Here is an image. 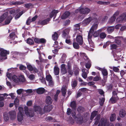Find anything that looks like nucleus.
Masks as SVG:
<instances>
[{"instance_id":"a18cd8bd","label":"nucleus","mask_w":126,"mask_h":126,"mask_svg":"<svg viewBox=\"0 0 126 126\" xmlns=\"http://www.w3.org/2000/svg\"><path fill=\"white\" fill-rule=\"evenodd\" d=\"M116 19V17L115 16H113L110 19L109 22L110 23H112L115 21Z\"/></svg>"},{"instance_id":"473e14b6","label":"nucleus","mask_w":126,"mask_h":126,"mask_svg":"<svg viewBox=\"0 0 126 126\" xmlns=\"http://www.w3.org/2000/svg\"><path fill=\"white\" fill-rule=\"evenodd\" d=\"M92 32V31L90 30L88 35V39L89 43L90 42V41L91 40L92 36L93 35V34L94 33V32Z\"/></svg>"},{"instance_id":"72a5a7b5","label":"nucleus","mask_w":126,"mask_h":126,"mask_svg":"<svg viewBox=\"0 0 126 126\" xmlns=\"http://www.w3.org/2000/svg\"><path fill=\"white\" fill-rule=\"evenodd\" d=\"M91 66V61L90 60H88V62H86L85 64L86 67L88 69H89Z\"/></svg>"},{"instance_id":"7ed1b4c3","label":"nucleus","mask_w":126,"mask_h":126,"mask_svg":"<svg viewBox=\"0 0 126 126\" xmlns=\"http://www.w3.org/2000/svg\"><path fill=\"white\" fill-rule=\"evenodd\" d=\"M0 51H1L0 55V61L2 60V57L6 56L7 54H9V51H7L6 50L1 48H0Z\"/></svg>"},{"instance_id":"f257e3e1","label":"nucleus","mask_w":126,"mask_h":126,"mask_svg":"<svg viewBox=\"0 0 126 126\" xmlns=\"http://www.w3.org/2000/svg\"><path fill=\"white\" fill-rule=\"evenodd\" d=\"M108 119L106 118H102L101 119L98 126H114L112 124H109Z\"/></svg>"},{"instance_id":"dca6fc26","label":"nucleus","mask_w":126,"mask_h":126,"mask_svg":"<svg viewBox=\"0 0 126 126\" xmlns=\"http://www.w3.org/2000/svg\"><path fill=\"white\" fill-rule=\"evenodd\" d=\"M70 13L68 11H66L61 16L62 19H65L67 17L70 15Z\"/></svg>"},{"instance_id":"c756f323","label":"nucleus","mask_w":126,"mask_h":126,"mask_svg":"<svg viewBox=\"0 0 126 126\" xmlns=\"http://www.w3.org/2000/svg\"><path fill=\"white\" fill-rule=\"evenodd\" d=\"M26 42L30 45H33L34 44L33 40L31 38H29L27 39Z\"/></svg>"},{"instance_id":"4d7b16f0","label":"nucleus","mask_w":126,"mask_h":126,"mask_svg":"<svg viewBox=\"0 0 126 126\" xmlns=\"http://www.w3.org/2000/svg\"><path fill=\"white\" fill-rule=\"evenodd\" d=\"M24 111L25 114L26 115H27L28 114V112H29L28 111V107L27 106H25L24 107Z\"/></svg>"},{"instance_id":"c85d7f7f","label":"nucleus","mask_w":126,"mask_h":126,"mask_svg":"<svg viewBox=\"0 0 126 126\" xmlns=\"http://www.w3.org/2000/svg\"><path fill=\"white\" fill-rule=\"evenodd\" d=\"M116 118V114L115 113L112 114L110 118V121L111 122L114 121Z\"/></svg>"},{"instance_id":"6ab92c4d","label":"nucleus","mask_w":126,"mask_h":126,"mask_svg":"<svg viewBox=\"0 0 126 126\" xmlns=\"http://www.w3.org/2000/svg\"><path fill=\"white\" fill-rule=\"evenodd\" d=\"M45 91V89L43 88H38L36 91L38 94H43Z\"/></svg>"},{"instance_id":"412c9836","label":"nucleus","mask_w":126,"mask_h":126,"mask_svg":"<svg viewBox=\"0 0 126 126\" xmlns=\"http://www.w3.org/2000/svg\"><path fill=\"white\" fill-rule=\"evenodd\" d=\"M98 27V24L94 23L92 26L90 30L92 31V32H94V31L97 30Z\"/></svg>"},{"instance_id":"cd10ccee","label":"nucleus","mask_w":126,"mask_h":126,"mask_svg":"<svg viewBox=\"0 0 126 126\" xmlns=\"http://www.w3.org/2000/svg\"><path fill=\"white\" fill-rule=\"evenodd\" d=\"M114 26H110L108 27L107 29L108 32L110 33L113 32L114 30Z\"/></svg>"},{"instance_id":"09e8293b","label":"nucleus","mask_w":126,"mask_h":126,"mask_svg":"<svg viewBox=\"0 0 126 126\" xmlns=\"http://www.w3.org/2000/svg\"><path fill=\"white\" fill-rule=\"evenodd\" d=\"M16 36L14 32H12L10 34L9 36L11 39H13L15 38Z\"/></svg>"},{"instance_id":"f03ea898","label":"nucleus","mask_w":126,"mask_h":126,"mask_svg":"<svg viewBox=\"0 0 126 126\" xmlns=\"http://www.w3.org/2000/svg\"><path fill=\"white\" fill-rule=\"evenodd\" d=\"M70 30L69 29L66 28L62 32V36L64 39H68L70 38L69 35Z\"/></svg>"},{"instance_id":"603ef678","label":"nucleus","mask_w":126,"mask_h":126,"mask_svg":"<svg viewBox=\"0 0 126 126\" xmlns=\"http://www.w3.org/2000/svg\"><path fill=\"white\" fill-rule=\"evenodd\" d=\"M110 47L111 49H116L117 48V46L115 44H112L111 45Z\"/></svg>"},{"instance_id":"a878e982","label":"nucleus","mask_w":126,"mask_h":126,"mask_svg":"<svg viewBox=\"0 0 126 126\" xmlns=\"http://www.w3.org/2000/svg\"><path fill=\"white\" fill-rule=\"evenodd\" d=\"M61 91L62 95L65 96L67 92V89L65 86L62 87Z\"/></svg>"},{"instance_id":"0eeeda50","label":"nucleus","mask_w":126,"mask_h":126,"mask_svg":"<svg viewBox=\"0 0 126 126\" xmlns=\"http://www.w3.org/2000/svg\"><path fill=\"white\" fill-rule=\"evenodd\" d=\"M92 20V17L90 16L84 19L82 22V24L84 26H86L90 23Z\"/></svg>"},{"instance_id":"9d476101","label":"nucleus","mask_w":126,"mask_h":126,"mask_svg":"<svg viewBox=\"0 0 126 126\" xmlns=\"http://www.w3.org/2000/svg\"><path fill=\"white\" fill-rule=\"evenodd\" d=\"M82 77L84 79H86L87 77V74L89 72V70L86 69H82Z\"/></svg>"},{"instance_id":"e2e57ef3","label":"nucleus","mask_w":126,"mask_h":126,"mask_svg":"<svg viewBox=\"0 0 126 126\" xmlns=\"http://www.w3.org/2000/svg\"><path fill=\"white\" fill-rule=\"evenodd\" d=\"M31 18L29 17L27 20L26 22V24L27 25H30V23L31 22Z\"/></svg>"},{"instance_id":"58836bf2","label":"nucleus","mask_w":126,"mask_h":126,"mask_svg":"<svg viewBox=\"0 0 126 126\" xmlns=\"http://www.w3.org/2000/svg\"><path fill=\"white\" fill-rule=\"evenodd\" d=\"M54 73L56 75H57L59 74V69L57 66H55L54 68Z\"/></svg>"},{"instance_id":"6e6552de","label":"nucleus","mask_w":126,"mask_h":126,"mask_svg":"<svg viewBox=\"0 0 126 126\" xmlns=\"http://www.w3.org/2000/svg\"><path fill=\"white\" fill-rule=\"evenodd\" d=\"M126 16V13H124L116 19V21L119 22H121L123 20L125 19Z\"/></svg>"},{"instance_id":"2eb2a0df","label":"nucleus","mask_w":126,"mask_h":126,"mask_svg":"<svg viewBox=\"0 0 126 126\" xmlns=\"http://www.w3.org/2000/svg\"><path fill=\"white\" fill-rule=\"evenodd\" d=\"M8 15V12L4 13L0 17V23L2 22L4 19Z\"/></svg>"},{"instance_id":"13d9d810","label":"nucleus","mask_w":126,"mask_h":126,"mask_svg":"<svg viewBox=\"0 0 126 126\" xmlns=\"http://www.w3.org/2000/svg\"><path fill=\"white\" fill-rule=\"evenodd\" d=\"M72 110L70 109L69 108H68L67 110V111L66 112L67 114L68 115H69L71 113H72Z\"/></svg>"},{"instance_id":"bb28decb","label":"nucleus","mask_w":126,"mask_h":126,"mask_svg":"<svg viewBox=\"0 0 126 126\" xmlns=\"http://www.w3.org/2000/svg\"><path fill=\"white\" fill-rule=\"evenodd\" d=\"M126 114V112L125 110L122 109L120 110L119 112V115L121 117H124Z\"/></svg>"},{"instance_id":"c03bdc74","label":"nucleus","mask_w":126,"mask_h":126,"mask_svg":"<svg viewBox=\"0 0 126 126\" xmlns=\"http://www.w3.org/2000/svg\"><path fill=\"white\" fill-rule=\"evenodd\" d=\"M105 100V99L104 97L103 98L100 99V100L99 101V103L100 105L101 106H102L103 105Z\"/></svg>"},{"instance_id":"052dcab7","label":"nucleus","mask_w":126,"mask_h":126,"mask_svg":"<svg viewBox=\"0 0 126 126\" xmlns=\"http://www.w3.org/2000/svg\"><path fill=\"white\" fill-rule=\"evenodd\" d=\"M38 52L39 54V59L40 60V61L41 62H43L44 61V59L41 57L40 52H39L38 51Z\"/></svg>"},{"instance_id":"f704fd0d","label":"nucleus","mask_w":126,"mask_h":126,"mask_svg":"<svg viewBox=\"0 0 126 126\" xmlns=\"http://www.w3.org/2000/svg\"><path fill=\"white\" fill-rule=\"evenodd\" d=\"M52 39L54 41L56 40L58 38V34L56 32H54V34L52 35Z\"/></svg>"},{"instance_id":"393cba45","label":"nucleus","mask_w":126,"mask_h":126,"mask_svg":"<svg viewBox=\"0 0 126 126\" xmlns=\"http://www.w3.org/2000/svg\"><path fill=\"white\" fill-rule=\"evenodd\" d=\"M52 100L50 96H47L46 102L47 104L50 105L52 103Z\"/></svg>"},{"instance_id":"f3484780","label":"nucleus","mask_w":126,"mask_h":126,"mask_svg":"<svg viewBox=\"0 0 126 126\" xmlns=\"http://www.w3.org/2000/svg\"><path fill=\"white\" fill-rule=\"evenodd\" d=\"M100 119V116L97 115L94 119V125H97L98 123H99Z\"/></svg>"},{"instance_id":"338daca9","label":"nucleus","mask_w":126,"mask_h":126,"mask_svg":"<svg viewBox=\"0 0 126 126\" xmlns=\"http://www.w3.org/2000/svg\"><path fill=\"white\" fill-rule=\"evenodd\" d=\"M79 90L81 92H84L87 91L88 89L85 88H82L80 89Z\"/></svg>"},{"instance_id":"bf43d9fd","label":"nucleus","mask_w":126,"mask_h":126,"mask_svg":"<svg viewBox=\"0 0 126 126\" xmlns=\"http://www.w3.org/2000/svg\"><path fill=\"white\" fill-rule=\"evenodd\" d=\"M66 39L65 41V42L67 44L71 45L72 44V42L70 40L67 39Z\"/></svg>"},{"instance_id":"aec40b11","label":"nucleus","mask_w":126,"mask_h":126,"mask_svg":"<svg viewBox=\"0 0 126 126\" xmlns=\"http://www.w3.org/2000/svg\"><path fill=\"white\" fill-rule=\"evenodd\" d=\"M98 113L97 111L94 110L92 112L91 115L90 120H93L94 118L97 115Z\"/></svg>"},{"instance_id":"69168bd1","label":"nucleus","mask_w":126,"mask_h":126,"mask_svg":"<svg viewBox=\"0 0 126 126\" xmlns=\"http://www.w3.org/2000/svg\"><path fill=\"white\" fill-rule=\"evenodd\" d=\"M58 13V12L57 10H54L52 11L51 13L54 16L56 15Z\"/></svg>"},{"instance_id":"9b49d317","label":"nucleus","mask_w":126,"mask_h":126,"mask_svg":"<svg viewBox=\"0 0 126 126\" xmlns=\"http://www.w3.org/2000/svg\"><path fill=\"white\" fill-rule=\"evenodd\" d=\"M34 110L35 112L38 111L41 114H44L41 107L37 105H34L33 107Z\"/></svg>"},{"instance_id":"39448f33","label":"nucleus","mask_w":126,"mask_h":126,"mask_svg":"<svg viewBox=\"0 0 126 126\" xmlns=\"http://www.w3.org/2000/svg\"><path fill=\"white\" fill-rule=\"evenodd\" d=\"M52 108V106L51 105H46L44 108L43 112H44V113L45 112H49Z\"/></svg>"},{"instance_id":"5fc2aeb1","label":"nucleus","mask_w":126,"mask_h":126,"mask_svg":"<svg viewBox=\"0 0 126 126\" xmlns=\"http://www.w3.org/2000/svg\"><path fill=\"white\" fill-rule=\"evenodd\" d=\"M18 110L19 111L18 114L19 113L20 114H23V108L22 107H19L18 108Z\"/></svg>"},{"instance_id":"6e6d98bb","label":"nucleus","mask_w":126,"mask_h":126,"mask_svg":"<svg viewBox=\"0 0 126 126\" xmlns=\"http://www.w3.org/2000/svg\"><path fill=\"white\" fill-rule=\"evenodd\" d=\"M101 79V77L96 76L94 78L93 80L94 81H97Z\"/></svg>"},{"instance_id":"5701e85b","label":"nucleus","mask_w":126,"mask_h":126,"mask_svg":"<svg viewBox=\"0 0 126 126\" xmlns=\"http://www.w3.org/2000/svg\"><path fill=\"white\" fill-rule=\"evenodd\" d=\"M12 17L11 16H9L7 18L5 21V25L8 24L10 22L11 20L12 19Z\"/></svg>"},{"instance_id":"4468645a","label":"nucleus","mask_w":126,"mask_h":126,"mask_svg":"<svg viewBox=\"0 0 126 126\" xmlns=\"http://www.w3.org/2000/svg\"><path fill=\"white\" fill-rule=\"evenodd\" d=\"M49 20V18H47L42 21L40 20L38 22V23L40 25H44L47 24Z\"/></svg>"},{"instance_id":"e433bc0d","label":"nucleus","mask_w":126,"mask_h":126,"mask_svg":"<svg viewBox=\"0 0 126 126\" xmlns=\"http://www.w3.org/2000/svg\"><path fill=\"white\" fill-rule=\"evenodd\" d=\"M79 44L76 42H73V45L74 48L76 49H79Z\"/></svg>"},{"instance_id":"8fccbe9b","label":"nucleus","mask_w":126,"mask_h":126,"mask_svg":"<svg viewBox=\"0 0 126 126\" xmlns=\"http://www.w3.org/2000/svg\"><path fill=\"white\" fill-rule=\"evenodd\" d=\"M112 96H116V98L117 99H119V98L117 96V93L115 91H113L112 92Z\"/></svg>"},{"instance_id":"4c0bfd02","label":"nucleus","mask_w":126,"mask_h":126,"mask_svg":"<svg viewBox=\"0 0 126 126\" xmlns=\"http://www.w3.org/2000/svg\"><path fill=\"white\" fill-rule=\"evenodd\" d=\"M12 79L15 82L18 83L19 82V79L15 75H14L12 77Z\"/></svg>"},{"instance_id":"a19ab883","label":"nucleus","mask_w":126,"mask_h":126,"mask_svg":"<svg viewBox=\"0 0 126 126\" xmlns=\"http://www.w3.org/2000/svg\"><path fill=\"white\" fill-rule=\"evenodd\" d=\"M4 119L5 121H7L9 119L8 116L6 113H4L3 114Z\"/></svg>"},{"instance_id":"4be33fe9","label":"nucleus","mask_w":126,"mask_h":126,"mask_svg":"<svg viewBox=\"0 0 126 126\" xmlns=\"http://www.w3.org/2000/svg\"><path fill=\"white\" fill-rule=\"evenodd\" d=\"M71 86L73 89L76 88L78 85L77 81L76 80H74L71 82Z\"/></svg>"},{"instance_id":"79ce46f5","label":"nucleus","mask_w":126,"mask_h":126,"mask_svg":"<svg viewBox=\"0 0 126 126\" xmlns=\"http://www.w3.org/2000/svg\"><path fill=\"white\" fill-rule=\"evenodd\" d=\"M19 82H24L25 81V79L23 75H21L19 76Z\"/></svg>"},{"instance_id":"1a4fd4ad","label":"nucleus","mask_w":126,"mask_h":126,"mask_svg":"<svg viewBox=\"0 0 126 126\" xmlns=\"http://www.w3.org/2000/svg\"><path fill=\"white\" fill-rule=\"evenodd\" d=\"M90 11V9L88 8H86L84 9L81 8L79 10L80 13L83 14H88Z\"/></svg>"},{"instance_id":"2f4dec72","label":"nucleus","mask_w":126,"mask_h":126,"mask_svg":"<svg viewBox=\"0 0 126 126\" xmlns=\"http://www.w3.org/2000/svg\"><path fill=\"white\" fill-rule=\"evenodd\" d=\"M102 30L101 29L95 32L93 34V36L94 37H98L100 33L101 32Z\"/></svg>"},{"instance_id":"49530a36","label":"nucleus","mask_w":126,"mask_h":126,"mask_svg":"<svg viewBox=\"0 0 126 126\" xmlns=\"http://www.w3.org/2000/svg\"><path fill=\"white\" fill-rule=\"evenodd\" d=\"M106 34L104 32H102L100 34V38L104 39L106 37Z\"/></svg>"},{"instance_id":"ea45409f","label":"nucleus","mask_w":126,"mask_h":126,"mask_svg":"<svg viewBox=\"0 0 126 126\" xmlns=\"http://www.w3.org/2000/svg\"><path fill=\"white\" fill-rule=\"evenodd\" d=\"M118 99L116 98V96H112L110 99L111 103L112 104L115 103Z\"/></svg>"},{"instance_id":"774afa93","label":"nucleus","mask_w":126,"mask_h":126,"mask_svg":"<svg viewBox=\"0 0 126 126\" xmlns=\"http://www.w3.org/2000/svg\"><path fill=\"white\" fill-rule=\"evenodd\" d=\"M15 94L11 93L9 94V95H10L11 97V98L12 99H14L16 97V96L15 95Z\"/></svg>"},{"instance_id":"b1692460","label":"nucleus","mask_w":126,"mask_h":126,"mask_svg":"<svg viewBox=\"0 0 126 126\" xmlns=\"http://www.w3.org/2000/svg\"><path fill=\"white\" fill-rule=\"evenodd\" d=\"M77 110L78 112L82 113L85 111V109L82 106H80L77 108Z\"/></svg>"},{"instance_id":"37998d69","label":"nucleus","mask_w":126,"mask_h":126,"mask_svg":"<svg viewBox=\"0 0 126 126\" xmlns=\"http://www.w3.org/2000/svg\"><path fill=\"white\" fill-rule=\"evenodd\" d=\"M39 44H45L46 42V40L44 38H42L41 39L39 38Z\"/></svg>"},{"instance_id":"7c9ffc66","label":"nucleus","mask_w":126,"mask_h":126,"mask_svg":"<svg viewBox=\"0 0 126 126\" xmlns=\"http://www.w3.org/2000/svg\"><path fill=\"white\" fill-rule=\"evenodd\" d=\"M74 74L75 76H77L79 75V71L80 70L79 68L78 67H76L74 69Z\"/></svg>"},{"instance_id":"3c124183","label":"nucleus","mask_w":126,"mask_h":126,"mask_svg":"<svg viewBox=\"0 0 126 126\" xmlns=\"http://www.w3.org/2000/svg\"><path fill=\"white\" fill-rule=\"evenodd\" d=\"M27 67L28 69L30 71H32L33 70V67L30 64L27 65Z\"/></svg>"},{"instance_id":"a211bd4d","label":"nucleus","mask_w":126,"mask_h":126,"mask_svg":"<svg viewBox=\"0 0 126 126\" xmlns=\"http://www.w3.org/2000/svg\"><path fill=\"white\" fill-rule=\"evenodd\" d=\"M76 101H73L70 103V107L72 109L76 110Z\"/></svg>"},{"instance_id":"20e7f679","label":"nucleus","mask_w":126,"mask_h":126,"mask_svg":"<svg viewBox=\"0 0 126 126\" xmlns=\"http://www.w3.org/2000/svg\"><path fill=\"white\" fill-rule=\"evenodd\" d=\"M72 116L76 121H77L81 122L82 120V118L81 117L80 114L78 113L77 115V116H76V113L74 112L72 113Z\"/></svg>"},{"instance_id":"864d4df0","label":"nucleus","mask_w":126,"mask_h":126,"mask_svg":"<svg viewBox=\"0 0 126 126\" xmlns=\"http://www.w3.org/2000/svg\"><path fill=\"white\" fill-rule=\"evenodd\" d=\"M28 114L26 115L27 116H29L30 117H33L34 115V112L33 111H31V112H29Z\"/></svg>"},{"instance_id":"680f3d73","label":"nucleus","mask_w":126,"mask_h":126,"mask_svg":"<svg viewBox=\"0 0 126 126\" xmlns=\"http://www.w3.org/2000/svg\"><path fill=\"white\" fill-rule=\"evenodd\" d=\"M26 68V67L22 65H20L19 67V69L20 70H25Z\"/></svg>"},{"instance_id":"f8f14e48","label":"nucleus","mask_w":126,"mask_h":126,"mask_svg":"<svg viewBox=\"0 0 126 126\" xmlns=\"http://www.w3.org/2000/svg\"><path fill=\"white\" fill-rule=\"evenodd\" d=\"M101 72L103 75V79L105 80H107V79L108 75L107 71L106 69L103 68Z\"/></svg>"},{"instance_id":"423d86ee","label":"nucleus","mask_w":126,"mask_h":126,"mask_svg":"<svg viewBox=\"0 0 126 126\" xmlns=\"http://www.w3.org/2000/svg\"><path fill=\"white\" fill-rule=\"evenodd\" d=\"M76 40L77 42L80 45H82L83 40L82 36L79 35H77Z\"/></svg>"},{"instance_id":"0e129e2a","label":"nucleus","mask_w":126,"mask_h":126,"mask_svg":"<svg viewBox=\"0 0 126 126\" xmlns=\"http://www.w3.org/2000/svg\"><path fill=\"white\" fill-rule=\"evenodd\" d=\"M113 70L114 72H119V69L117 67L113 66Z\"/></svg>"},{"instance_id":"c9c22d12","label":"nucleus","mask_w":126,"mask_h":126,"mask_svg":"<svg viewBox=\"0 0 126 126\" xmlns=\"http://www.w3.org/2000/svg\"><path fill=\"white\" fill-rule=\"evenodd\" d=\"M17 120L18 121L20 122L23 119V114H18L17 116Z\"/></svg>"},{"instance_id":"ddd939ff","label":"nucleus","mask_w":126,"mask_h":126,"mask_svg":"<svg viewBox=\"0 0 126 126\" xmlns=\"http://www.w3.org/2000/svg\"><path fill=\"white\" fill-rule=\"evenodd\" d=\"M10 117L11 120H14L16 118V112L12 110L9 112Z\"/></svg>"},{"instance_id":"de8ad7c7","label":"nucleus","mask_w":126,"mask_h":126,"mask_svg":"<svg viewBox=\"0 0 126 126\" xmlns=\"http://www.w3.org/2000/svg\"><path fill=\"white\" fill-rule=\"evenodd\" d=\"M46 80L47 81H49L52 79V78L50 75H47L46 76Z\"/></svg>"}]
</instances>
